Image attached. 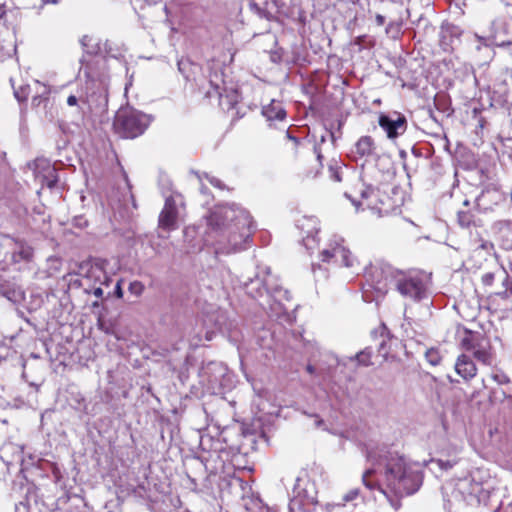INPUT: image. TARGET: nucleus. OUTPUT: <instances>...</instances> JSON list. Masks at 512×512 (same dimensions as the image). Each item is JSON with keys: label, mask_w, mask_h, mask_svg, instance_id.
Segmentation results:
<instances>
[{"label": "nucleus", "mask_w": 512, "mask_h": 512, "mask_svg": "<svg viewBox=\"0 0 512 512\" xmlns=\"http://www.w3.org/2000/svg\"><path fill=\"white\" fill-rule=\"evenodd\" d=\"M461 346L467 351H472L473 356L484 365H491L494 355L488 339L479 333L465 331V336L461 339Z\"/></svg>", "instance_id": "obj_6"}, {"label": "nucleus", "mask_w": 512, "mask_h": 512, "mask_svg": "<svg viewBox=\"0 0 512 512\" xmlns=\"http://www.w3.org/2000/svg\"><path fill=\"white\" fill-rule=\"evenodd\" d=\"M358 496H359V489L355 488V489L350 490L343 496V501L345 503H348V502H351L354 499H356Z\"/></svg>", "instance_id": "obj_30"}, {"label": "nucleus", "mask_w": 512, "mask_h": 512, "mask_svg": "<svg viewBox=\"0 0 512 512\" xmlns=\"http://www.w3.org/2000/svg\"><path fill=\"white\" fill-rule=\"evenodd\" d=\"M493 279V275L492 274H486L483 276V281L487 284H490L491 281Z\"/></svg>", "instance_id": "obj_39"}, {"label": "nucleus", "mask_w": 512, "mask_h": 512, "mask_svg": "<svg viewBox=\"0 0 512 512\" xmlns=\"http://www.w3.org/2000/svg\"><path fill=\"white\" fill-rule=\"evenodd\" d=\"M150 121L148 115L131 108H125L117 112L114 128L121 137L133 139L144 133Z\"/></svg>", "instance_id": "obj_4"}, {"label": "nucleus", "mask_w": 512, "mask_h": 512, "mask_svg": "<svg viewBox=\"0 0 512 512\" xmlns=\"http://www.w3.org/2000/svg\"><path fill=\"white\" fill-rule=\"evenodd\" d=\"M374 149V141L370 136H362L355 144V153L360 157L371 156Z\"/></svg>", "instance_id": "obj_18"}, {"label": "nucleus", "mask_w": 512, "mask_h": 512, "mask_svg": "<svg viewBox=\"0 0 512 512\" xmlns=\"http://www.w3.org/2000/svg\"><path fill=\"white\" fill-rule=\"evenodd\" d=\"M87 39V36L83 37L82 44L85 45V40Z\"/></svg>", "instance_id": "obj_45"}, {"label": "nucleus", "mask_w": 512, "mask_h": 512, "mask_svg": "<svg viewBox=\"0 0 512 512\" xmlns=\"http://www.w3.org/2000/svg\"><path fill=\"white\" fill-rule=\"evenodd\" d=\"M367 459L373 467L367 469L362 476L363 484L370 490L379 488L386 494V487L397 497L415 493L422 484V474L418 467L410 463L397 451L386 447L371 450Z\"/></svg>", "instance_id": "obj_1"}, {"label": "nucleus", "mask_w": 512, "mask_h": 512, "mask_svg": "<svg viewBox=\"0 0 512 512\" xmlns=\"http://www.w3.org/2000/svg\"><path fill=\"white\" fill-rule=\"evenodd\" d=\"M3 14H4V11L0 10V18L3 16Z\"/></svg>", "instance_id": "obj_48"}, {"label": "nucleus", "mask_w": 512, "mask_h": 512, "mask_svg": "<svg viewBox=\"0 0 512 512\" xmlns=\"http://www.w3.org/2000/svg\"><path fill=\"white\" fill-rule=\"evenodd\" d=\"M13 248L11 252V261L13 263H29L34 256V249L22 239H12Z\"/></svg>", "instance_id": "obj_10"}, {"label": "nucleus", "mask_w": 512, "mask_h": 512, "mask_svg": "<svg viewBox=\"0 0 512 512\" xmlns=\"http://www.w3.org/2000/svg\"><path fill=\"white\" fill-rule=\"evenodd\" d=\"M207 237L216 246V253L230 254L245 249L252 234L249 212L231 203L215 206L206 217Z\"/></svg>", "instance_id": "obj_2"}, {"label": "nucleus", "mask_w": 512, "mask_h": 512, "mask_svg": "<svg viewBox=\"0 0 512 512\" xmlns=\"http://www.w3.org/2000/svg\"><path fill=\"white\" fill-rule=\"evenodd\" d=\"M288 137H289L290 140H293V141L297 142V138L296 137H292L289 134H288Z\"/></svg>", "instance_id": "obj_44"}, {"label": "nucleus", "mask_w": 512, "mask_h": 512, "mask_svg": "<svg viewBox=\"0 0 512 512\" xmlns=\"http://www.w3.org/2000/svg\"><path fill=\"white\" fill-rule=\"evenodd\" d=\"M201 192L206 193V189L204 187H201Z\"/></svg>", "instance_id": "obj_47"}, {"label": "nucleus", "mask_w": 512, "mask_h": 512, "mask_svg": "<svg viewBox=\"0 0 512 512\" xmlns=\"http://www.w3.org/2000/svg\"><path fill=\"white\" fill-rule=\"evenodd\" d=\"M374 289L385 294L390 285L403 297L413 301H420L426 297L427 287L423 278L413 271H403L389 263L375 266L371 273Z\"/></svg>", "instance_id": "obj_3"}, {"label": "nucleus", "mask_w": 512, "mask_h": 512, "mask_svg": "<svg viewBox=\"0 0 512 512\" xmlns=\"http://www.w3.org/2000/svg\"><path fill=\"white\" fill-rule=\"evenodd\" d=\"M110 205L112 206L113 209L115 208L114 203L112 201L110 202Z\"/></svg>", "instance_id": "obj_49"}, {"label": "nucleus", "mask_w": 512, "mask_h": 512, "mask_svg": "<svg viewBox=\"0 0 512 512\" xmlns=\"http://www.w3.org/2000/svg\"><path fill=\"white\" fill-rule=\"evenodd\" d=\"M317 221L315 218H305L301 223V228H311L306 231V236L303 237V243L307 249H311L310 242H315V235L318 233Z\"/></svg>", "instance_id": "obj_17"}, {"label": "nucleus", "mask_w": 512, "mask_h": 512, "mask_svg": "<svg viewBox=\"0 0 512 512\" xmlns=\"http://www.w3.org/2000/svg\"><path fill=\"white\" fill-rule=\"evenodd\" d=\"M245 290L251 298L257 299L262 297L266 292H277L278 288L272 287L269 279H260L259 277H256L245 283Z\"/></svg>", "instance_id": "obj_12"}, {"label": "nucleus", "mask_w": 512, "mask_h": 512, "mask_svg": "<svg viewBox=\"0 0 512 512\" xmlns=\"http://www.w3.org/2000/svg\"><path fill=\"white\" fill-rule=\"evenodd\" d=\"M144 285L140 281H133L129 284V291L135 296H140L144 291Z\"/></svg>", "instance_id": "obj_26"}, {"label": "nucleus", "mask_w": 512, "mask_h": 512, "mask_svg": "<svg viewBox=\"0 0 512 512\" xmlns=\"http://www.w3.org/2000/svg\"><path fill=\"white\" fill-rule=\"evenodd\" d=\"M103 289L101 287H97L93 290V295L97 298H101L103 296Z\"/></svg>", "instance_id": "obj_38"}, {"label": "nucleus", "mask_w": 512, "mask_h": 512, "mask_svg": "<svg viewBox=\"0 0 512 512\" xmlns=\"http://www.w3.org/2000/svg\"><path fill=\"white\" fill-rule=\"evenodd\" d=\"M81 99H83L82 97L78 98L76 97L75 95H70L68 98H67V104L69 106H75L78 104V101H81Z\"/></svg>", "instance_id": "obj_32"}, {"label": "nucleus", "mask_w": 512, "mask_h": 512, "mask_svg": "<svg viewBox=\"0 0 512 512\" xmlns=\"http://www.w3.org/2000/svg\"><path fill=\"white\" fill-rule=\"evenodd\" d=\"M329 173L334 181L340 182L342 180V168L337 164L329 166Z\"/></svg>", "instance_id": "obj_25"}, {"label": "nucleus", "mask_w": 512, "mask_h": 512, "mask_svg": "<svg viewBox=\"0 0 512 512\" xmlns=\"http://www.w3.org/2000/svg\"><path fill=\"white\" fill-rule=\"evenodd\" d=\"M184 209L183 198L180 194L166 197L165 204L158 218L159 228L172 231L178 228V220Z\"/></svg>", "instance_id": "obj_7"}, {"label": "nucleus", "mask_w": 512, "mask_h": 512, "mask_svg": "<svg viewBox=\"0 0 512 512\" xmlns=\"http://www.w3.org/2000/svg\"><path fill=\"white\" fill-rule=\"evenodd\" d=\"M317 158H318V160H320L322 158V156L319 152H317Z\"/></svg>", "instance_id": "obj_46"}, {"label": "nucleus", "mask_w": 512, "mask_h": 512, "mask_svg": "<svg viewBox=\"0 0 512 512\" xmlns=\"http://www.w3.org/2000/svg\"><path fill=\"white\" fill-rule=\"evenodd\" d=\"M206 179L215 187L222 188V183L219 179L215 177H209L208 175H205Z\"/></svg>", "instance_id": "obj_33"}, {"label": "nucleus", "mask_w": 512, "mask_h": 512, "mask_svg": "<svg viewBox=\"0 0 512 512\" xmlns=\"http://www.w3.org/2000/svg\"><path fill=\"white\" fill-rule=\"evenodd\" d=\"M371 355L372 351L370 348H365L355 355V360L358 362V365L361 366H369L371 365Z\"/></svg>", "instance_id": "obj_21"}, {"label": "nucleus", "mask_w": 512, "mask_h": 512, "mask_svg": "<svg viewBox=\"0 0 512 512\" xmlns=\"http://www.w3.org/2000/svg\"><path fill=\"white\" fill-rule=\"evenodd\" d=\"M89 273L96 278H100V275H102L103 283L106 285L110 282V278L98 267H92Z\"/></svg>", "instance_id": "obj_27"}, {"label": "nucleus", "mask_w": 512, "mask_h": 512, "mask_svg": "<svg viewBox=\"0 0 512 512\" xmlns=\"http://www.w3.org/2000/svg\"><path fill=\"white\" fill-rule=\"evenodd\" d=\"M445 39H446V32L442 31L441 32V41L440 42H441V45L443 46V49L444 50H448L451 45L446 43Z\"/></svg>", "instance_id": "obj_34"}, {"label": "nucleus", "mask_w": 512, "mask_h": 512, "mask_svg": "<svg viewBox=\"0 0 512 512\" xmlns=\"http://www.w3.org/2000/svg\"><path fill=\"white\" fill-rule=\"evenodd\" d=\"M379 126L386 132L389 139H395L406 131L407 120L404 115L397 112L390 115L381 114Z\"/></svg>", "instance_id": "obj_9"}, {"label": "nucleus", "mask_w": 512, "mask_h": 512, "mask_svg": "<svg viewBox=\"0 0 512 512\" xmlns=\"http://www.w3.org/2000/svg\"><path fill=\"white\" fill-rule=\"evenodd\" d=\"M29 95V86L22 85L18 88H14V96L19 102H24L27 100Z\"/></svg>", "instance_id": "obj_22"}, {"label": "nucleus", "mask_w": 512, "mask_h": 512, "mask_svg": "<svg viewBox=\"0 0 512 512\" xmlns=\"http://www.w3.org/2000/svg\"><path fill=\"white\" fill-rule=\"evenodd\" d=\"M121 283H122V280H118L116 282V285H115V288H114V295L117 298H122L123 297V290H122V287H121Z\"/></svg>", "instance_id": "obj_31"}, {"label": "nucleus", "mask_w": 512, "mask_h": 512, "mask_svg": "<svg viewBox=\"0 0 512 512\" xmlns=\"http://www.w3.org/2000/svg\"><path fill=\"white\" fill-rule=\"evenodd\" d=\"M491 377L496 383L500 385L507 384L510 381L508 376L502 372L493 373Z\"/></svg>", "instance_id": "obj_29"}, {"label": "nucleus", "mask_w": 512, "mask_h": 512, "mask_svg": "<svg viewBox=\"0 0 512 512\" xmlns=\"http://www.w3.org/2000/svg\"><path fill=\"white\" fill-rule=\"evenodd\" d=\"M342 243L343 239L341 238L333 240L329 246L321 252L322 261L328 263L333 261L340 266L352 267L355 259Z\"/></svg>", "instance_id": "obj_8"}, {"label": "nucleus", "mask_w": 512, "mask_h": 512, "mask_svg": "<svg viewBox=\"0 0 512 512\" xmlns=\"http://www.w3.org/2000/svg\"><path fill=\"white\" fill-rule=\"evenodd\" d=\"M455 371L464 380L468 381L476 376L477 367L469 356L462 354L457 358Z\"/></svg>", "instance_id": "obj_15"}, {"label": "nucleus", "mask_w": 512, "mask_h": 512, "mask_svg": "<svg viewBox=\"0 0 512 512\" xmlns=\"http://www.w3.org/2000/svg\"><path fill=\"white\" fill-rule=\"evenodd\" d=\"M322 424H323V420L318 419V420L316 421V425H317L318 427H319V426H321Z\"/></svg>", "instance_id": "obj_43"}, {"label": "nucleus", "mask_w": 512, "mask_h": 512, "mask_svg": "<svg viewBox=\"0 0 512 512\" xmlns=\"http://www.w3.org/2000/svg\"><path fill=\"white\" fill-rule=\"evenodd\" d=\"M345 197L349 198V199L352 201V203L354 204V206H355L357 209H358L360 206L364 205V202H363V201H361V202H357L355 199H352L348 193H345Z\"/></svg>", "instance_id": "obj_37"}, {"label": "nucleus", "mask_w": 512, "mask_h": 512, "mask_svg": "<svg viewBox=\"0 0 512 512\" xmlns=\"http://www.w3.org/2000/svg\"><path fill=\"white\" fill-rule=\"evenodd\" d=\"M83 104L88 106L90 112H102L108 104V96L103 88H99L97 92L87 95L85 99H81Z\"/></svg>", "instance_id": "obj_14"}, {"label": "nucleus", "mask_w": 512, "mask_h": 512, "mask_svg": "<svg viewBox=\"0 0 512 512\" xmlns=\"http://www.w3.org/2000/svg\"><path fill=\"white\" fill-rule=\"evenodd\" d=\"M427 357L429 359V362L433 365H437L438 364V359H437V355L435 353H428L427 354Z\"/></svg>", "instance_id": "obj_35"}, {"label": "nucleus", "mask_w": 512, "mask_h": 512, "mask_svg": "<svg viewBox=\"0 0 512 512\" xmlns=\"http://www.w3.org/2000/svg\"><path fill=\"white\" fill-rule=\"evenodd\" d=\"M253 504L257 509L256 512H276L274 508L265 505L260 499L255 500Z\"/></svg>", "instance_id": "obj_28"}, {"label": "nucleus", "mask_w": 512, "mask_h": 512, "mask_svg": "<svg viewBox=\"0 0 512 512\" xmlns=\"http://www.w3.org/2000/svg\"><path fill=\"white\" fill-rule=\"evenodd\" d=\"M36 85L38 86L37 95L33 96L32 104L38 106L41 104L43 99H47L50 90L46 85L41 84L39 81H36Z\"/></svg>", "instance_id": "obj_20"}, {"label": "nucleus", "mask_w": 512, "mask_h": 512, "mask_svg": "<svg viewBox=\"0 0 512 512\" xmlns=\"http://www.w3.org/2000/svg\"><path fill=\"white\" fill-rule=\"evenodd\" d=\"M35 165V177L39 179L43 185L45 184L49 188L54 187L58 181L56 170L51 167L46 160H37Z\"/></svg>", "instance_id": "obj_11"}, {"label": "nucleus", "mask_w": 512, "mask_h": 512, "mask_svg": "<svg viewBox=\"0 0 512 512\" xmlns=\"http://www.w3.org/2000/svg\"><path fill=\"white\" fill-rule=\"evenodd\" d=\"M42 1V4L45 5V4H57L58 3V0H41Z\"/></svg>", "instance_id": "obj_41"}, {"label": "nucleus", "mask_w": 512, "mask_h": 512, "mask_svg": "<svg viewBox=\"0 0 512 512\" xmlns=\"http://www.w3.org/2000/svg\"><path fill=\"white\" fill-rule=\"evenodd\" d=\"M262 114L268 121H283L286 117V111L281 103L274 100L269 105L263 107Z\"/></svg>", "instance_id": "obj_16"}, {"label": "nucleus", "mask_w": 512, "mask_h": 512, "mask_svg": "<svg viewBox=\"0 0 512 512\" xmlns=\"http://www.w3.org/2000/svg\"><path fill=\"white\" fill-rule=\"evenodd\" d=\"M314 370H315V369H314V367H313L312 365H308V366H307V371H308L309 373H311V374H312V373H314Z\"/></svg>", "instance_id": "obj_42"}, {"label": "nucleus", "mask_w": 512, "mask_h": 512, "mask_svg": "<svg viewBox=\"0 0 512 512\" xmlns=\"http://www.w3.org/2000/svg\"><path fill=\"white\" fill-rule=\"evenodd\" d=\"M375 21L378 26H382L385 23V17L381 14H376Z\"/></svg>", "instance_id": "obj_36"}, {"label": "nucleus", "mask_w": 512, "mask_h": 512, "mask_svg": "<svg viewBox=\"0 0 512 512\" xmlns=\"http://www.w3.org/2000/svg\"><path fill=\"white\" fill-rule=\"evenodd\" d=\"M178 69L187 81L195 82L199 87L205 88L203 79L199 76L201 68L189 59H181L178 61Z\"/></svg>", "instance_id": "obj_13"}, {"label": "nucleus", "mask_w": 512, "mask_h": 512, "mask_svg": "<svg viewBox=\"0 0 512 512\" xmlns=\"http://www.w3.org/2000/svg\"><path fill=\"white\" fill-rule=\"evenodd\" d=\"M221 75L218 73H215L214 75L209 76L208 84L212 88V90L208 89L206 91L207 97H212L214 95H217L221 97Z\"/></svg>", "instance_id": "obj_19"}, {"label": "nucleus", "mask_w": 512, "mask_h": 512, "mask_svg": "<svg viewBox=\"0 0 512 512\" xmlns=\"http://www.w3.org/2000/svg\"><path fill=\"white\" fill-rule=\"evenodd\" d=\"M479 491H480V485L479 484H475L473 486V488L471 489L470 493L477 494Z\"/></svg>", "instance_id": "obj_40"}, {"label": "nucleus", "mask_w": 512, "mask_h": 512, "mask_svg": "<svg viewBox=\"0 0 512 512\" xmlns=\"http://www.w3.org/2000/svg\"><path fill=\"white\" fill-rule=\"evenodd\" d=\"M377 191L373 187H367L361 191V198L363 201H367L366 206L372 208V202L369 201L372 196H376Z\"/></svg>", "instance_id": "obj_23"}, {"label": "nucleus", "mask_w": 512, "mask_h": 512, "mask_svg": "<svg viewBox=\"0 0 512 512\" xmlns=\"http://www.w3.org/2000/svg\"><path fill=\"white\" fill-rule=\"evenodd\" d=\"M472 222V215L466 211L458 212V223L462 227H469Z\"/></svg>", "instance_id": "obj_24"}, {"label": "nucleus", "mask_w": 512, "mask_h": 512, "mask_svg": "<svg viewBox=\"0 0 512 512\" xmlns=\"http://www.w3.org/2000/svg\"><path fill=\"white\" fill-rule=\"evenodd\" d=\"M318 504L316 484L306 474L299 476L293 487V496L289 502L290 512H313Z\"/></svg>", "instance_id": "obj_5"}]
</instances>
